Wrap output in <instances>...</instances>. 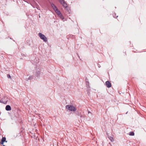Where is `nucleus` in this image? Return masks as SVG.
I'll return each instance as SVG.
<instances>
[{
  "label": "nucleus",
  "mask_w": 146,
  "mask_h": 146,
  "mask_svg": "<svg viewBox=\"0 0 146 146\" xmlns=\"http://www.w3.org/2000/svg\"><path fill=\"white\" fill-rule=\"evenodd\" d=\"M58 16L60 17V18L62 19V20H63L64 19V17L62 15L61 13L60 14V15H58Z\"/></svg>",
  "instance_id": "nucleus-10"
},
{
  "label": "nucleus",
  "mask_w": 146,
  "mask_h": 146,
  "mask_svg": "<svg viewBox=\"0 0 146 146\" xmlns=\"http://www.w3.org/2000/svg\"><path fill=\"white\" fill-rule=\"evenodd\" d=\"M3 146H5V145H3Z\"/></svg>",
  "instance_id": "nucleus-14"
},
{
  "label": "nucleus",
  "mask_w": 146,
  "mask_h": 146,
  "mask_svg": "<svg viewBox=\"0 0 146 146\" xmlns=\"http://www.w3.org/2000/svg\"><path fill=\"white\" fill-rule=\"evenodd\" d=\"M66 108L69 111H75L76 110V107L73 105H66Z\"/></svg>",
  "instance_id": "nucleus-1"
},
{
  "label": "nucleus",
  "mask_w": 146,
  "mask_h": 146,
  "mask_svg": "<svg viewBox=\"0 0 146 146\" xmlns=\"http://www.w3.org/2000/svg\"><path fill=\"white\" fill-rule=\"evenodd\" d=\"M106 86L108 88H110L111 87V84L110 82L107 81L106 82Z\"/></svg>",
  "instance_id": "nucleus-5"
},
{
  "label": "nucleus",
  "mask_w": 146,
  "mask_h": 146,
  "mask_svg": "<svg viewBox=\"0 0 146 146\" xmlns=\"http://www.w3.org/2000/svg\"><path fill=\"white\" fill-rule=\"evenodd\" d=\"M58 1L65 8L67 7V3L65 2L64 0H58Z\"/></svg>",
  "instance_id": "nucleus-4"
},
{
  "label": "nucleus",
  "mask_w": 146,
  "mask_h": 146,
  "mask_svg": "<svg viewBox=\"0 0 146 146\" xmlns=\"http://www.w3.org/2000/svg\"><path fill=\"white\" fill-rule=\"evenodd\" d=\"M129 135H130L131 136H133L134 135V133L133 131L130 132L129 133Z\"/></svg>",
  "instance_id": "nucleus-11"
},
{
  "label": "nucleus",
  "mask_w": 146,
  "mask_h": 146,
  "mask_svg": "<svg viewBox=\"0 0 146 146\" xmlns=\"http://www.w3.org/2000/svg\"><path fill=\"white\" fill-rule=\"evenodd\" d=\"M6 138L5 137H3L1 141V144H3L4 142L6 141Z\"/></svg>",
  "instance_id": "nucleus-8"
},
{
  "label": "nucleus",
  "mask_w": 146,
  "mask_h": 146,
  "mask_svg": "<svg viewBox=\"0 0 146 146\" xmlns=\"http://www.w3.org/2000/svg\"><path fill=\"white\" fill-rule=\"evenodd\" d=\"M5 109L7 111H10L11 109V106L9 105L6 106L5 107Z\"/></svg>",
  "instance_id": "nucleus-6"
},
{
  "label": "nucleus",
  "mask_w": 146,
  "mask_h": 146,
  "mask_svg": "<svg viewBox=\"0 0 146 146\" xmlns=\"http://www.w3.org/2000/svg\"><path fill=\"white\" fill-rule=\"evenodd\" d=\"M38 35L40 38L43 40L44 41L46 42L47 41V38L44 35L39 33H38Z\"/></svg>",
  "instance_id": "nucleus-2"
},
{
  "label": "nucleus",
  "mask_w": 146,
  "mask_h": 146,
  "mask_svg": "<svg viewBox=\"0 0 146 146\" xmlns=\"http://www.w3.org/2000/svg\"><path fill=\"white\" fill-rule=\"evenodd\" d=\"M9 99L7 97H3L1 100V102L5 104H7V102L8 101Z\"/></svg>",
  "instance_id": "nucleus-3"
},
{
  "label": "nucleus",
  "mask_w": 146,
  "mask_h": 146,
  "mask_svg": "<svg viewBox=\"0 0 146 146\" xmlns=\"http://www.w3.org/2000/svg\"><path fill=\"white\" fill-rule=\"evenodd\" d=\"M51 5L54 10L57 8V7L54 5V4H52Z\"/></svg>",
  "instance_id": "nucleus-9"
},
{
  "label": "nucleus",
  "mask_w": 146,
  "mask_h": 146,
  "mask_svg": "<svg viewBox=\"0 0 146 146\" xmlns=\"http://www.w3.org/2000/svg\"><path fill=\"white\" fill-rule=\"evenodd\" d=\"M109 138L110 140L112 142H113L114 141V139L113 137H109Z\"/></svg>",
  "instance_id": "nucleus-12"
},
{
  "label": "nucleus",
  "mask_w": 146,
  "mask_h": 146,
  "mask_svg": "<svg viewBox=\"0 0 146 146\" xmlns=\"http://www.w3.org/2000/svg\"><path fill=\"white\" fill-rule=\"evenodd\" d=\"M55 12L57 14V15L58 16L60 15V14L61 13L60 11L58 9H56L54 10Z\"/></svg>",
  "instance_id": "nucleus-7"
},
{
  "label": "nucleus",
  "mask_w": 146,
  "mask_h": 146,
  "mask_svg": "<svg viewBox=\"0 0 146 146\" xmlns=\"http://www.w3.org/2000/svg\"><path fill=\"white\" fill-rule=\"evenodd\" d=\"M7 77L8 78H11V76H10V75L9 74H8L7 75Z\"/></svg>",
  "instance_id": "nucleus-13"
}]
</instances>
